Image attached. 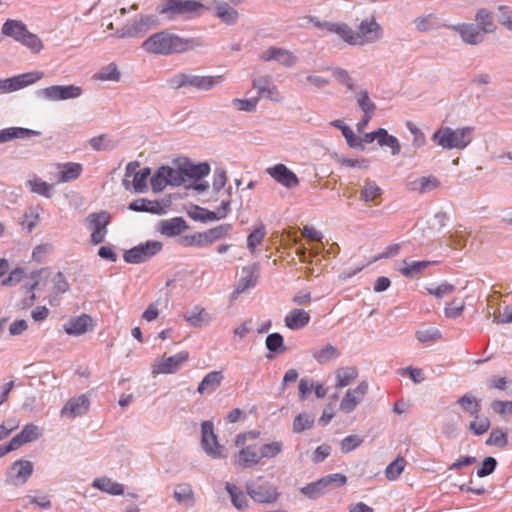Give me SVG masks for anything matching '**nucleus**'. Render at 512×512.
<instances>
[{
  "label": "nucleus",
  "mask_w": 512,
  "mask_h": 512,
  "mask_svg": "<svg viewBox=\"0 0 512 512\" xmlns=\"http://www.w3.org/2000/svg\"><path fill=\"white\" fill-rule=\"evenodd\" d=\"M203 46L201 38H182L168 30L152 34L141 45L146 52L156 55L183 53Z\"/></svg>",
  "instance_id": "f257e3e1"
},
{
  "label": "nucleus",
  "mask_w": 512,
  "mask_h": 512,
  "mask_svg": "<svg viewBox=\"0 0 512 512\" xmlns=\"http://www.w3.org/2000/svg\"><path fill=\"white\" fill-rule=\"evenodd\" d=\"M331 33L337 34L345 43L351 46H364L379 42L383 36V27L376 21L374 15L361 20L354 31L348 24L329 25Z\"/></svg>",
  "instance_id": "f03ea898"
},
{
  "label": "nucleus",
  "mask_w": 512,
  "mask_h": 512,
  "mask_svg": "<svg viewBox=\"0 0 512 512\" xmlns=\"http://www.w3.org/2000/svg\"><path fill=\"white\" fill-rule=\"evenodd\" d=\"M474 128L470 126L453 129L451 127H441L436 130L431 140L441 146L443 149H459L466 148L473 140Z\"/></svg>",
  "instance_id": "7ed1b4c3"
},
{
  "label": "nucleus",
  "mask_w": 512,
  "mask_h": 512,
  "mask_svg": "<svg viewBox=\"0 0 512 512\" xmlns=\"http://www.w3.org/2000/svg\"><path fill=\"white\" fill-rule=\"evenodd\" d=\"M208 9V7L197 0H162L157 6L156 11L168 20H173L177 16L197 17Z\"/></svg>",
  "instance_id": "20e7f679"
},
{
  "label": "nucleus",
  "mask_w": 512,
  "mask_h": 512,
  "mask_svg": "<svg viewBox=\"0 0 512 512\" xmlns=\"http://www.w3.org/2000/svg\"><path fill=\"white\" fill-rule=\"evenodd\" d=\"M1 32L30 49L32 53L37 54L43 49L41 39L36 34L31 33L21 20H6L2 25Z\"/></svg>",
  "instance_id": "39448f33"
},
{
  "label": "nucleus",
  "mask_w": 512,
  "mask_h": 512,
  "mask_svg": "<svg viewBox=\"0 0 512 512\" xmlns=\"http://www.w3.org/2000/svg\"><path fill=\"white\" fill-rule=\"evenodd\" d=\"M223 75L205 76L191 73H178L168 80L170 87L180 89L183 87H193L199 91H209L222 83Z\"/></svg>",
  "instance_id": "423d86ee"
},
{
  "label": "nucleus",
  "mask_w": 512,
  "mask_h": 512,
  "mask_svg": "<svg viewBox=\"0 0 512 512\" xmlns=\"http://www.w3.org/2000/svg\"><path fill=\"white\" fill-rule=\"evenodd\" d=\"M201 447L212 459H223L227 457V449L225 446L219 444L211 421H203L201 423Z\"/></svg>",
  "instance_id": "0eeeda50"
},
{
  "label": "nucleus",
  "mask_w": 512,
  "mask_h": 512,
  "mask_svg": "<svg viewBox=\"0 0 512 512\" xmlns=\"http://www.w3.org/2000/svg\"><path fill=\"white\" fill-rule=\"evenodd\" d=\"M159 24L156 15H141L138 20L116 30L114 36L117 38H139L146 34V32Z\"/></svg>",
  "instance_id": "6e6552de"
},
{
  "label": "nucleus",
  "mask_w": 512,
  "mask_h": 512,
  "mask_svg": "<svg viewBox=\"0 0 512 512\" xmlns=\"http://www.w3.org/2000/svg\"><path fill=\"white\" fill-rule=\"evenodd\" d=\"M232 230L229 223L220 224L205 232H198L190 236H186L184 240L188 245L206 247L212 245L215 241L225 238Z\"/></svg>",
  "instance_id": "1a4fd4ad"
},
{
  "label": "nucleus",
  "mask_w": 512,
  "mask_h": 512,
  "mask_svg": "<svg viewBox=\"0 0 512 512\" xmlns=\"http://www.w3.org/2000/svg\"><path fill=\"white\" fill-rule=\"evenodd\" d=\"M162 247L160 241H146L127 250L123 258L127 263L140 264L159 253Z\"/></svg>",
  "instance_id": "9d476101"
},
{
  "label": "nucleus",
  "mask_w": 512,
  "mask_h": 512,
  "mask_svg": "<svg viewBox=\"0 0 512 512\" xmlns=\"http://www.w3.org/2000/svg\"><path fill=\"white\" fill-rule=\"evenodd\" d=\"M33 463L29 460L15 461L6 472V483L12 486H22L33 473Z\"/></svg>",
  "instance_id": "9b49d317"
},
{
  "label": "nucleus",
  "mask_w": 512,
  "mask_h": 512,
  "mask_svg": "<svg viewBox=\"0 0 512 512\" xmlns=\"http://www.w3.org/2000/svg\"><path fill=\"white\" fill-rule=\"evenodd\" d=\"M43 76V72L35 71L0 80V94L22 89L42 79Z\"/></svg>",
  "instance_id": "f8f14e48"
},
{
  "label": "nucleus",
  "mask_w": 512,
  "mask_h": 512,
  "mask_svg": "<svg viewBox=\"0 0 512 512\" xmlns=\"http://www.w3.org/2000/svg\"><path fill=\"white\" fill-rule=\"evenodd\" d=\"M38 93L50 101L68 100L80 97L82 88L74 84L52 85L41 89Z\"/></svg>",
  "instance_id": "ddd939ff"
},
{
  "label": "nucleus",
  "mask_w": 512,
  "mask_h": 512,
  "mask_svg": "<svg viewBox=\"0 0 512 512\" xmlns=\"http://www.w3.org/2000/svg\"><path fill=\"white\" fill-rule=\"evenodd\" d=\"M189 359L187 351H181L175 355L163 358L152 365V374H174Z\"/></svg>",
  "instance_id": "4468645a"
},
{
  "label": "nucleus",
  "mask_w": 512,
  "mask_h": 512,
  "mask_svg": "<svg viewBox=\"0 0 512 512\" xmlns=\"http://www.w3.org/2000/svg\"><path fill=\"white\" fill-rule=\"evenodd\" d=\"M266 172L271 178L285 188L291 189L299 185L300 180L298 176L282 163L268 167Z\"/></svg>",
  "instance_id": "2eb2a0df"
},
{
  "label": "nucleus",
  "mask_w": 512,
  "mask_h": 512,
  "mask_svg": "<svg viewBox=\"0 0 512 512\" xmlns=\"http://www.w3.org/2000/svg\"><path fill=\"white\" fill-rule=\"evenodd\" d=\"M246 491L258 503H274L279 497L277 489L269 483L258 486H255L253 483H247Z\"/></svg>",
  "instance_id": "dca6fc26"
},
{
  "label": "nucleus",
  "mask_w": 512,
  "mask_h": 512,
  "mask_svg": "<svg viewBox=\"0 0 512 512\" xmlns=\"http://www.w3.org/2000/svg\"><path fill=\"white\" fill-rule=\"evenodd\" d=\"M260 59L263 61H275L285 67H293L298 58L289 50L271 46L267 50H265L261 55Z\"/></svg>",
  "instance_id": "f3484780"
},
{
  "label": "nucleus",
  "mask_w": 512,
  "mask_h": 512,
  "mask_svg": "<svg viewBox=\"0 0 512 512\" xmlns=\"http://www.w3.org/2000/svg\"><path fill=\"white\" fill-rule=\"evenodd\" d=\"M368 392V383L361 381L354 389H349L340 402V409L344 413H351L364 399Z\"/></svg>",
  "instance_id": "a211bd4d"
},
{
  "label": "nucleus",
  "mask_w": 512,
  "mask_h": 512,
  "mask_svg": "<svg viewBox=\"0 0 512 512\" xmlns=\"http://www.w3.org/2000/svg\"><path fill=\"white\" fill-rule=\"evenodd\" d=\"M89 404V399L84 394L77 398H71L61 409V415L70 419L82 416L87 413Z\"/></svg>",
  "instance_id": "6ab92c4d"
},
{
  "label": "nucleus",
  "mask_w": 512,
  "mask_h": 512,
  "mask_svg": "<svg viewBox=\"0 0 512 512\" xmlns=\"http://www.w3.org/2000/svg\"><path fill=\"white\" fill-rule=\"evenodd\" d=\"M448 29L457 32L461 39L470 45H477L483 40L479 27L473 23H460L456 25L449 24Z\"/></svg>",
  "instance_id": "aec40b11"
},
{
  "label": "nucleus",
  "mask_w": 512,
  "mask_h": 512,
  "mask_svg": "<svg viewBox=\"0 0 512 512\" xmlns=\"http://www.w3.org/2000/svg\"><path fill=\"white\" fill-rule=\"evenodd\" d=\"M180 161L185 180L188 178L193 181H200L210 173V165L207 162L194 164L188 158L180 159Z\"/></svg>",
  "instance_id": "412c9836"
},
{
  "label": "nucleus",
  "mask_w": 512,
  "mask_h": 512,
  "mask_svg": "<svg viewBox=\"0 0 512 512\" xmlns=\"http://www.w3.org/2000/svg\"><path fill=\"white\" fill-rule=\"evenodd\" d=\"M413 24L420 32H428L442 27L449 28V24L442 17L434 13L416 17L413 20Z\"/></svg>",
  "instance_id": "4be33fe9"
},
{
  "label": "nucleus",
  "mask_w": 512,
  "mask_h": 512,
  "mask_svg": "<svg viewBox=\"0 0 512 512\" xmlns=\"http://www.w3.org/2000/svg\"><path fill=\"white\" fill-rule=\"evenodd\" d=\"M260 452L255 446L249 445L243 447L234 457V464L241 468H249L256 466L261 461Z\"/></svg>",
  "instance_id": "5701e85b"
},
{
  "label": "nucleus",
  "mask_w": 512,
  "mask_h": 512,
  "mask_svg": "<svg viewBox=\"0 0 512 512\" xmlns=\"http://www.w3.org/2000/svg\"><path fill=\"white\" fill-rule=\"evenodd\" d=\"M224 376L222 371H211L205 375L197 387V392L201 395L211 394L215 392L220 386Z\"/></svg>",
  "instance_id": "b1692460"
},
{
  "label": "nucleus",
  "mask_w": 512,
  "mask_h": 512,
  "mask_svg": "<svg viewBox=\"0 0 512 512\" xmlns=\"http://www.w3.org/2000/svg\"><path fill=\"white\" fill-rule=\"evenodd\" d=\"M407 186L410 191L424 194L437 189L440 186V181L437 177L429 175L409 181Z\"/></svg>",
  "instance_id": "393cba45"
},
{
  "label": "nucleus",
  "mask_w": 512,
  "mask_h": 512,
  "mask_svg": "<svg viewBox=\"0 0 512 512\" xmlns=\"http://www.w3.org/2000/svg\"><path fill=\"white\" fill-rule=\"evenodd\" d=\"M92 326V318L87 314H82L76 318L70 319L64 325V331L69 335L78 336L88 331Z\"/></svg>",
  "instance_id": "a878e982"
},
{
  "label": "nucleus",
  "mask_w": 512,
  "mask_h": 512,
  "mask_svg": "<svg viewBox=\"0 0 512 512\" xmlns=\"http://www.w3.org/2000/svg\"><path fill=\"white\" fill-rule=\"evenodd\" d=\"M40 131L22 128V127H9L0 130V144L9 142L13 139H26L34 136H39Z\"/></svg>",
  "instance_id": "bb28decb"
},
{
  "label": "nucleus",
  "mask_w": 512,
  "mask_h": 512,
  "mask_svg": "<svg viewBox=\"0 0 512 512\" xmlns=\"http://www.w3.org/2000/svg\"><path fill=\"white\" fill-rule=\"evenodd\" d=\"M189 226L181 217H175L170 220H161L159 223V231L165 236H177L187 230Z\"/></svg>",
  "instance_id": "cd10ccee"
},
{
  "label": "nucleus",
  "mask_w": 512,
  "mask_h": 512,
  "mask_svg": "<svg viewBox=\"0 0 512 512\" xmlns=\"http://www.w3.org/2000/svg\"><path fill=\"white\" fill-rule=\"evenodd\" d=\"M130 210L135 212H148L152 214L161 215L165 213V209L161 203L157 200H148L145 198H139L132 201L128 207Z\"/></svg>",
  "instance_id": "c85d7f7f"
},
{
  "label": "nucleus",
  "mask_w": 512,
  "mask_h": 512,
  "mask_svg": "<svg viewBox=\"0 0 512 512\" xmlns=\"http://www.w3.org/2000/svg\"><path fill=\"white\" fill-rule=\"evenodd\" d=\"M215 16L227 25H234L238 18V11L225 1L215 3Z\"/></svg>",
  "instance_id": "c756f323"
},
{
  "label": "nucleus",
  "mask_w": 512,
  "mask_h": 512,
  "mask_svg": "<svg viewBox=\"0 0 512 512\" xmlns=\"http://www.w3.org/2000/svg\"><path fill=\"white\" fill-rule=\"evenodd\" d=\"M310 321L309 312L302 309H294L286 315L285 325L291 330H298L305 327Z\"/></svg>",
  "instance_id": "7c9ffc66"
},
{
  "label": "nucleus",
  "mask_w": 512,
  "mask_h": 512,
  "mask_svg": "<svg viewBox=\"0 0 512 512\" xmlns=\"http://www.w3.org/2000/svg\"><path fill=\"white\" fill-rule=\"evenodd\" d=\"M252 86L257 90L259 99L263 97L273 100L274 94L278 93L277 87L272 84V80L269 76L253 79Z\"/></svg>",
  "instance_id": "2f4dec72"
},
{
  "label": "nucleus",
  "mask_w": 512,
  "mask_h": 512,
  "mask_svg": "<svg viewBox=\"0 0 512 512\" xmlns=\"http://www.w3.org/2000/svg\"><path fill=\"white\" fill-rule=\"evenodd\" d=\"M331 125L340 129L342 132V135L347 141V144L349 147L359 150H364L365 146L363 145V140L360 137H357L352 129L343 123L341 120H334L331 122Z\"/></svg>",
  "instance_id": "473e14b6"
},
{
  "label": "nucleus",
  "mask_w": 512,
  "mask_h": 512,
  "mask_svg": "<svg viewBox=\"0 0 512 512\" xmlns=\"http://www.w3.org/2000/svg\"><path fill=\"white\" fill-rule=\"evenodd\" d=\"M61 170L58 173V182L66 183L76 180L82 172V165L79 163H65L60 166Z\"/></svg>",
  "instance_id": "72a5a7b5"
},
{
  "label": "nucleus",
  "mask_w": 512,
  "mask_h": 512,
  "mask_svg": "<svg viewBox=\"0 0 512 512\" xmlns=\"http://www.w3.org/2000/svg\"><path fill=\"white\" fill-rule=\"evenodd\" d=\"M174 498L185 507H193L195 504L194 493L189 484H179L175 487Z\"/></svg>",
  "instance_id": "f704fd0d"
},
{
  "label": "nucleus",
  "mask_w": 512,
  "mask_h": 512,
  "mask_svg": "<svg viewBox=\"0 0 512 512\" xmlns=\"http://www.w3.org/2000/svg\"><path fill=\"white\" fill-rule=\"evenodd\" d=\"M457 404L461 406L464 412L478 419L481 411V401L471 394H465L458 398Z\"/></svg>",
  "instance_id": "c9c22d12"
},
{
  "label": "nucleus",
  "mask_w": 512,
  "mask_h": 512,
  "mask_svg": "<svg viewBox=\"0 0 512 512\" xmlns=\"http://www.w3.org/2000/svg\"><path fill=\"white\" fill-rule=\"evenodd\" d=\"M185 320L193 327H202L210 320L204 308L195 306L193 309L184 314Z\"/></svg>",
  "instance_id": "e433bc0d"
},
{
  "label": "nucleus",
  "mask_w": 512,
  "mask_h": 512,
  "mask_svg": "<svg viewBox=\"0 0 512 512\" xmlns=\"http://www.w3.org/2000/svg\"><path fill=\"white\" fill-rule=\"evenodd\" d=\"M93 487L111 495H122L124 493V488L121 484L114 482L110 478L106 477L95 479L93 482Z\"/></svg>",
  "instance_id": "4c0bfd02"
},
{
  "label": "nucleus",
  "mask_w": 512,
  "mask_h": 512,
  "mask_svg": "<svg viewBox=\"0 0 512 512\" xmlns=\"http://www.w3.org/2000/svg\"><path fill=\"white\" fill-rule=\"evenodd\" d=\"M226 491L229 493L232 504L238 510H244L248 507V501L244 493L234 484L227 482Z\"/></svg>",
  "instance_id": "58836bf2"
},
{
  "label": "nucleus",
  "mask_w": 512,
  "mask_h": 512,
  "mask_svg": "<svg viewBox=\"0 0 512 512\" xmlns=\"http://www.w3.org/2000/svg\"><path fill=\"white\" fill-rule=\"evenodd\" d=\"M187 213L191 219L204 223L219 220L216 211H210L197 205L192 206Z\"/></svg>",
  "instance_id": "ea45409f"
},
{
  "label": "nucleus",
  "mask_w": 512,
  "mask_h": 512,
  "mask_svg": "<svg viewBox=\"0 0 512 512\" xmlns=\"http://www.w3.org/2000/svg\"><path fill=\"white\" fill-rule=\"evenodd\" d=\"M312 355L318 363L326 364L329 361L338 358L340 352L335 346L327 344L321 349L314 350Z\"/></svg>",
  "instance_id": "a19ab883"
},
{
  "label": "nucleus",
  "mask_w": 512,
  "mask_h": 512,
  "mask_svg": "<svg viewBox=\"0 0 512 512\" xmlns=\"http://www.w3.org/2000/svg\"><path fill=\"white\" fill-rule=\"evenodd\" d=\"M358 376V370L355 367H343L336 371V387L344 388L348 386Z\"/></svg>",
  "instance_id": "79ce46f5"
},
{
  "label": "nucleus",
  "mask_w": 512,
  "mask_h": 512,
  "mask_svg": "<svg viewBox=\"0 0 512 512\" xmlns=\"http://www.w3.org/2000/svg\"><path fill=\"white\" fill-rule=\"evenodd\" d=\"M86 221L92 230L107 231L110 215L106 211L92 213L86 218Z\"/></svg>",
  "instance_id": "37998d69"
},
{
  "label": "nucleus",
  "mask_w": 512,
  "mask_h": 512,
  "mask_svg": "<svg viewBox=\"0 0 512 512\" xmlns=\"http://www.w3.org/2000/svg\"><path fill=\"white\" fill-rule=\"evenodd\" d=\"M402 263L404 266L399 268V272L407 278H413L415 275L420 274L431 264L430 261H415L408 263L406 260H403Z\"/></svg>",
  "instance_id": "c03bdc74"
},
{
  "label": "nucleus",
  "mask_w": 512,
  "mask_h": 512,
  "mask_svg": "<svg viewBox=\"0 0 512 512\" xmlns=\"http://www.w3.org/2000/svg\"><path fill=\"white\" fill-rule=\"evenodd\" d=\"M177 168L165 166V174L167 177V186H181L185 183L184 174L182 173V165L180 159L177 160Z\"/></svg>",
  "instance_id": "a18cd8bd"
},
{
  "label": "nucleus",
  "mask_w": 512,
  "mask_h": 512,
  "mask_svg": "<svg viewBox=\"0 0 512 512\" xmlns=\"http://www.w3.org/2000/svg\"><path fill=\"white\" fill-rule=\"evenodd\" d=\"M480 31L492 33L495 31L492 14L486 9H479L475 16Z\"/></svg>",
  "instance_id": "49530a36"
},
{
  "label": "nucleus",
  "mask_w": 512,
  "mask_h": 512,
  "mask_svg": "<svg viewBox=\"0 0 512 512\" xmlns=\"http://www.w3.org/2000/svg\"><path fill=\"white\" fill-rule=\"evenodd\" d=\"M382 195V189L375 181L366 180L360 193V199L364 202H371Z\"/></svg>",
  "instance_id": "de8ad7c7"
},
{
  "label": "nucleus",
  "mask_w": 512,
  "mask_h": 512,
  "mask_svg": "<svg viewBox=\"0 0 512 512\" xmlns=\"http://www.w3.org/2000/svg\"><path fill=\"white\" fill-rule=\"evenodd\" d=\"M89 143L95 151H110L117 146V143L105 134L91 138Z\"/></svg>",
  "instance_id": "09e8293b"
},
{
  "label": "nucleus",
  "mask_w": 512,
  "mask_h": 512,
  "mask_svg": "<svg viewBox=\"0 0 512 512\" xmlns=\"http://www.w3.org/2000/svg\"><path fill=\"white\" fill-rule=\"evenodd\" d=\"M26 185L30 188L31 192L36 193L38 195L44 196L46 198L51 197V191L53 189V185L48 184L40 178H33L27 181Z\"/></svg>",
  "instance_id": "8fccbe9b"
},
{
  "label": "nucleus",
  "mask_w": 512,
  "mask_h": 512,
  "mask_svg": "<svg viewBox=\"0 0 512 512\" xmlns=\"http://www.w3.org/2000/svg\"><path fill=\"white\" fill-rule=\"evenodd\" d=\"M355 98L358 107L363 113H374L376 104L370 99L369 93L366 89H361L355 92Z\"/></svg>",
  "instance_id": "3c124183"
},
{
  "label": "nucleus",
  "mask_w": 512,
  "mask_h": 512,
  "mask_svg": "<svg viewBox=\"0 0 512 512\" xmlns=\"http://www.w3.org/2000/svg\"><path fill=\"white\" fill-rule=\"evenodd\" d=\"M246 276L241 277L234 291L235 294H241L256 285L258 275L251 269H244Z\"/></svg>",
  "instance_id": "603ef678"
},
{
  "label": "nucleus",
  "mask_w": 512,
  "mask_h": 512,
  "mask_svg": "<svg viewBox=\"0 0 512 512\" xmlns=\"http://www.w3.org/2000/svg\"><path fill=\"white\" fill-rule=\"evenodd\" d=\"M325 483L321 480H317L316 482H312L301 488V493L310 499H317L322 496L326 492Z\"/></svg>",
  "instance_id": "864d4df0"
},
{
  "label": "nucleus",
  "mask_w": 512,
  "mask_h": 512,
  "mask_svg": "<svg viewBox=\"0 0 512 512\" xmlns=\"http://www.w3.org/2000/svg\"><path fill=\"white\" fill-rule=\"evenodd\" d=\"M94 78L101 81L117 82L120 80V72L114 63H110L95 74Z\"/></svg>",
  "instance_id": "5fc2aeb1"
},
{
  "label": "nucleus",
  "mask_w": 512,
  "mask_h": 512,
  "mask_svg": "<svg viewBox=\"0 0 512 512\" xmlns=\"http://www.w3.org/2000/svg\"><path fill=\"white\" fill-rule=\"evenodd\" d=\"M266 348L270 352L274 353H282L286 350V347L284 346V339L283 336L280 333H271L266 337Z\"/></svg>",
  "instance_id": "6e6d98bb"
},
{
  "label": "nucleus",
  "mask_w": 512,
  "mask_h": 512,
  "mask_svg": "<svg viewBox=\"0 0 512 512\" xmlns=\"http://www.w3.org/2000/svg\"><path fill=\"white\" fill-rule=\"evenodd\" d=\"M153 192L158 193L167 187V177L165 174V165L159 167L150 180Z\"/></svg>",
  "instance_id": "4d7b16f0"
},
{
  "label": "nucleus",
  "mask_w": 512,
  "mask_h": 512,
  "mask_svg": "<svg viewBox=\"0 0 512 512\" xmlns=\"http://www.w3.org/2000/svg\"><path fill=\"white\" fill-rule=\"evenodd\" d=\"M405 460L402 457L396 458L385 469V476L388 480H396L403 472Z\"/></svg>",
  "instance_id": "13d9d810"
},
{
  "label": "nucleus",
  "mask_w": 512,
  "mask_h": 512,
  "mask_svg": "<svg viewBox=\"0 0 512 512\" xmlns=\"http://www.w3.org/2000/svg\"><path fill=\"white\" fill-rule=\"evenodd\" d=\"M314 424V418L307 413L298 414L293 421V432L301 433L304 430L312 428Z\"/></svg>",
  "instance_id": "bf43d9fd"
},
{
  "label": "nucleus",
  "mask_w": 512,
  "mask_h": 512,
  "mask_svg": "<svg viewBox=\"0 0 512 512\" xmlns=\"http://www.w3.org/2000/svg\"><path fill=\"white\" fill-rule=\"evenodd\" d=\"M309 23H312L315 27L321 29V30H326L328 32L331 33V30H330V26L328 25H340V23H336V22H328V21H320L317 17L315 16H303V17H300L298 19V25L300 27H306L307 24Z\"/></svg>",
  "instance_id": "052dcab7"
},
{
  "label": "nucleus",
  "mask_w": 512,
  "mask_h": 512,
  "mask_svg": "<svg viewBox=\"0 0 512 512\" xmlns=\"http://www.w3.org/2000/svg\"><path fill=\"white\" fill-rule=\"evenodd\" d=\"M283 443L281 441H273L271 443L263 444L260 449L261 459L274 458L282 451Z\"/></svg>",
  "instance_id": "680f3d73"
},
{
  "label": "nucleus",
  "mask_w": 512,
  "mask_h": 512,
  "mask_svg": "<svg viewBox=\"0 0 512 512\" xmlns=\"http://www.w3.org/2000/svg\"><path fill=\"white\" fill-rule=\"evenodd\" d=\"M406 127L409 132L413 135L412 145L415 149H419L426 144V138L424 133L411 121L406 123Z\"/></svg>",
  "instance_id": "e2e57ef3"
},
{
  "label": "nucleus",
  "mask_w": 512,
  "mask_h": 512,
  "mask_svg": "<svg viewBox=\"0 0 512 512\" xmlns=\"http://www.w3.org/2000/svg\"><path fill=\"white\" fill-rule=\"evenodd\" d=\"M332 74L339 83L345 85L349 90H355V81L345 69L339 67L333 68Z\"/></svg>",
  "instance_id": "0e129e2a"
},
{
  "label": "nucleus",
  "mask_w": 512,
  "mask_h": 512,
  "mask_svg": "<svg viewBox=\"0 0 512 512\" xmlns=\"http://www.w3.org/2000/svg\"><path fill=\"white\" fill-rule=\"evenodd\" d=\"M266 235L264 225H260L257 227L252 233H250L247 237V247L251 252H254L257 245H259Z\"/></svg>",
  "instance_id": "69168bd1"
},
{
  "label": "nucleus",
  "mask_w": 512,
  "mask_h": 512,
  "mask_svg": "<svg viewBox=\"0 0 512 512\" xmlns=\"http://www.w3.org/2000/svg\"><path fill=\"white\" fill-rule=\"evenodd\" d=\"M417 340L421 343L436 341L441 338V332L434 327L418 330L415 333Z\"/></svg>",
  "instance_id": "338daca9"
},
{
  "label": "nucleus",
  "mask_w": 512,
  "mask_h": 512,
  "mask_svg": "<svg viewBox=\"0 0 512 512\" xmlns=\"http://www.w3.org/2000/svg\"><path fill=\"white\" fill-rule=\"evenodd\" d=\"M508 444L506 432L501 429H494L486 440V445H495L497 447H505Z\"/></svg>",
  "instance_id": "774afa93"
}]
</instances>
